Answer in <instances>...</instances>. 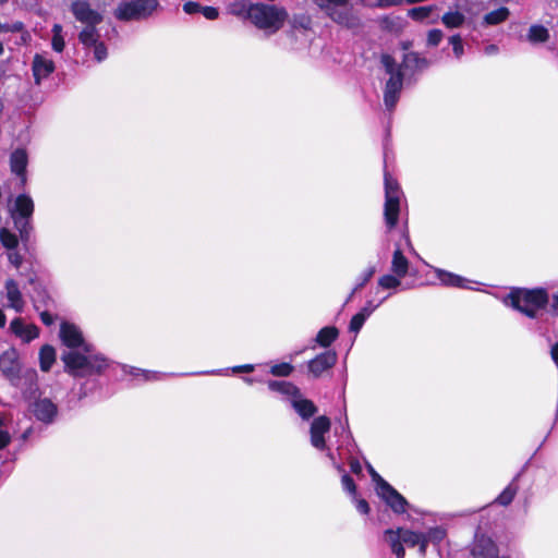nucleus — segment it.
I'll list each match as a JSON object with an SVG mask.
<instances>
[{"label":"nucleus","instance_id":"e2e57ef3","mask_svg":"<svg viewBox=\"0 0 558 558\" xmlns=\"http://www.w3.org/2000/svg\"><path fill=\"white\" fill-rule=\"evenodd\" d=\"M395 3H397V1L395 0H377V4L380 7H386Z\"/></svg>","mask_w":558,"mask_h":558},{"label":"nucleus","instance_id":"79ce46f5","mask_svg":"<svg viewBox=\"0 0 558 558\" xmlns=\"http://www.w3.org/2000/svg\"><path fill=\"white\" fill-rule=\"evenodd\" d=\"M444 37V34L440 29H430L427 34V45L432 47H436L439 45Z\"/></svg>","mask_w":558,"mask_h":558},{"label":"nucleus","instance_id":"4d7b16f0","mask_svg":"<svg viewBox=\"0 0 558 558\" xmlns=\"http://www.w3.org/2000/svg\"><path fill=\"white\" fill-rule=\"evenodd\" d=\"M10 26H11V33H19L24 29V24L20 21L10 24Z\"/></svg>","mask_w":558,"mask_h":558},{"label":"nucleus","instance_id":"f704fd0d","mask_svg":"<svg viewBox=\"0 0 558 558\" xmlns=\"http://www.w3.org/2000/svg\"><path fill=\"white\" fill-rule=\"evenodd\" d=\"M36 295L33 298V304L35 310L39 311L41 307H49V303L52 302L51 298L41 288H35Z\"/></svg>","mask_w":558,"mask_h":558},{"label":"nucleus","instance_id":"0eeeda50","mask_svg":"<svg viewBox=\"0 0 558 558\" xmlns=\"http://www.w3.org/2000/svg\"><path fill=\"white\" fill-rule=\"evenodd\" d=\"M315 3L337 24L348 28L359 25V19L350 4V0H315Z\"/></svg>","mask_w":558,"mask_h":558},{"label":"nucleus","instance_id":"37998d69","mask_svg":"<svg viewBox=\"0 0 558 558\" xmlns=\"http://www.w3.org/2000/svg\"><path fill=\"white\" fill-rule=\"evenodd\" d=\"M132 374L134 376L143 377V379L145 381H147V380H158L162 376L161 374L156 373V372H148V371H143V369H138V368H133V373Z\"/></svg>","mask_w":558,"mask_h":558},{"label":"nucleus","instance_id":"680f3d73","mask_svg":"<svg viewBox=\"0 0 558 558\" xmlns=\"http://www.w3.org/2000/svg\"><path fill=\"white\" fill-rule=\"evenodd\" d=\"M62 36V26L60 24H54L52 26V37Z\"/></svg>","mask_w":558,"mask_h":558},{"label":"nucleus","instance_id":"5fc2aeb1","mask_svg":"<svg viewBox=\"0 0 558 558\" xmlns=\"http://www.w3.org/2000/svg\"><path fill=\"white\" fill-rule=\"evenodd\" d=\"M11 441V436L8 432L0 429V449L5 448Z\"/></svg>","mask_w":558,"mask_h":558},{"label":"nucleus","instance_id":"7c9ffc66","mask_svg":"<svg viewBox=\"0 0 558 558\" xmlns=\"http://www.w3.org/2000/svg\"><path fill=\"white\" fill-rule=\"evenodd\" d=\"M446 530L440 526L432 527L424 535L425 549L428 543L439 544L446 537Z\"/></svg>","mask_w":558,"mask_h":558},{"label":"nucleus","instance_id":"49530a36","mask_svg":"<svg viewBox=\"0 0 558 558\" xmlns=\"http://www.w3.org/2000/svg\"><path fill=\"white\" fill-rule=\"evenodd\" d=\"M202 5L197 2L189 1L183 4V10L186 14L201 13Z\"/></svg>","mask_w":558,"mask_h":558},{"label":"nucleus","instance_id":"58836bf2","mask_svg":"<svg viewBox=\"0 0 558 558\" xmlns=\"http://www.w3.org/2000/svg\"><path fill=\"white\" fill-rule=\"evenodd\" d=\"M368 317L365 316L364 313H356L352 318H351V322H350V325H349V329L350 331L352 332H355L357 333L361 328L363 327L365 320L367 319Z\"/></svg>","mask_w":558,"mask_h":558},{"label":"nucleus","instance_id":"1a4fd4ad","mask_svg":"<svg viewBox=\"0 0 558 558\" xmlns=\"http://www.w3.org/2000/svg\"><path fill=\"white\" fill-rule=\"evenodd\" d=\"M159 7L157 0H129L121 2L114 11V16L120 21L146 20Z\"/></svg>","mask_w":558,"mask_h":558},{"label":"nucleus","instance_id":"393cba45","mask_svg":"<svg viewBox=\"0 0 558 558\" xmlns=\"http://www.w3.org/2000/svg\"><path fill=\"white\" fill-rule=\"evenodd\" d=\"M268 388L271 391L288 396L291 399L300 393V389L295 385L286 380H270Z\"/></svg>","mask_w":558,"mask_h":558},{"label":"nucleus","instance_id":"bb28decb","mask_svg":"<svg viewBox=\"0 0 558 558\" xmlns=\"http://www.w3.org/2000/svg\"><path fill=\"white\" fill-rule=\"evenodd\" d=\"M510 15V11L506 7H500L484 15L482 24L485 26H494L505 22Z\"/></svg>","mask_w":558,"mask_h":558},{"label":"nucleus","instance_id":"473e14b6","mask_svg":"<svg viewBox=\"0 0 558 558\" xmlns=\"http://www.w3.org/2000/svg\"><path fill=\"white\" fill-rule=\"evenodd\" d=\"M0 242L9 251L15 250L19 244L17 236L5 228L0 229Z\"/></svg>","mask_w":558,"mask_h":558},{"label":"nucleus","instance_id":"4468645a","mask_svg":"<svg viewBox=\"0 0 558 558\" xmlns=\"http://www.w3.org/2000/svg\"><path fill=\"white\" fill-rule=\"evenodd\" d=\"M0 371L11 381L20 378L21 367L15 350H8L0 355Z\"/></svg>","mask_w":558,"mask_h":558},{"label":"nucleus","instance_id":"412c9836","mask_svg":"<svg viewBox=\"0 0 558 558\" xmlns=\"http://www.w3.org/2000/svg\"><path fill=\"white\" fill-rule=\"evenodd\" d=\"M291 405L303 420L311 418L317 412V407L313 401L303 398L301 392L291 399Z\"/></svg>","mask_w":558,"mask_h":558},{"label":"nucleus","instance_id":"2eb2a0df","mask_svg":"<svg viewBox=\"0 0 558 558\" xmlns=\"http://www.w3.org/2000/svg\"><path fill=\"white\" fill-rule=\"evenodd\" d=\"M32 411L38 421L51 423L57 415V405L47 398L38 399L33 403Z\"/></svg>","mask_w":558,"mask_h":558},{"label":"nucleus","instance_id":"20e7f679","mask_svg":"<svg viewBox=\"0 0 558 558\" xmlns=\"http://www.w3.org/2000/svg\"><path fill=\"white\" fill-rule=\"evenodd\" d=\"M34 202L27 194H21L16 197L14 208L12 210V219L15 229L19 231L23 245L28 250L33 244V214Z\"/></svg>","mask_w":558,"mask_h":558},{"label":"nucleus","instance_id":"9b49d317","mask_svg":"<svg viewBox=\"0 0 558 558\" xmlns=\"http://www.w3.org/2000/svg\"><path fill=\"white\" fill-rule=\"evenodd\" d=\"M378 495L396 513L405 512L408 506L407 499L385 480L378 482Z\"/></svg>","mask_w":558,"mask_h":558},{"label":"nucleus","instance_id":"ddd939ff","mask_svg":"<svg viewBox=\"0 0 558 558\" xmlns=\"http://www.w3.org/2000/svg\"><path fill=\"white\" fill-rule=\"evenodd\" d=\"M330 420L325 416H318L314 418L311 424V444L318 450H324L326 448L325 434L330 429Z\"/></svg>","mask_w":558,"mask_h":558},{"label":"nucleus","instance_id":"338daca9","mask_svg":"<svg viewBox=\"0 0 558 558\" xmlns=\"http://www.w3.org/2000/svg\"><path fill=\"white\" fill-rule=\"evenodd\" d=\"M0 31L4 33H11V26L10 24H1L0 23Z\"/></svg>","mask_w":558,"mask_h":558},{"label":"nucleus","instance_id":"f03ea898","mask_svg":"<svg viewBox=\"0 0 558 558\" xmlns=\"http://www.w3.org/2000/svg\"><path fill=\"white\" fill-rule=\"evenodd\" d=\"M548 295L544 289H514L506 298L505 304L513 307L530 318H535L537 313L545 308Z\"/></svg>","mask_w":558,"mask_h":558},{"label":"nucleus","instance_id":"69168bd1","mask_svg":"<svg viewBox=\"0 0 558 558\" xmlns=\"http://www.w3.org/2000/svg\"><path fill=\"white\" fill-rule=\"evenodd\" d=\"M5 322H7L5 315H4L3 311L0 308V328L5 326Z\"/></svg>","mask_w":558,"mask_h":558},{"label":"nucleus","instance_id":"6e6552de","mask_svg":"<svg viewBox=\"0 0 558 558\" xmlns=\"http://www.w3.org/2000/svg\"><path fill=\"white\" fill-rule=\"evenodd\" d=\"M385 206L384 218L388 230L396 227L400 213V198L402 191L399 183L393 179L389 172L385 171Z\"/></svg>","mask_w":558,"mask_h":558},{"label":"nucleus","instance_id":"c756f323","mask_svg":"<svg viewBox=\"0 0 558 558\" xmlns=\"http://www.w3.org/2000/svg\"><path fill=\"white\" fill-rule=\"evenodd\" d=\"M338 335L339 332L336 327H324L318 331L315 341L319 345L327 348L337 339Z\"/></svg>","mask_w":558,"mask_h":558},{"label":"nucleus","instance_id":"b1692460","mask_svg":"<svg viewBox=\"0 0 558 558\" xmlns=\"http://www.w3.org/2000/svg\"><path fill=\"white\" fill-rule=\"evenodd\" d=\"M437 278L441 281L444 286L447 287H457V288H468L466 282L468 280L461 276H458L456 274L442 270V269H436L435 270Z\"/></svg>","mask_w":558,"mask_h":558},{"label":"nucleus","instance_id":"dca6fc26","mask_svg":"<svg viewBox=\"0 0 558 558\" xmlns=\"http://www.w3.org/2000/svg\"><path fill=\"white\" fill-rule=\"evenodd\" d=\"M35 83L39 85L54 71V63L51 59L43 54H35L32 63Z\"/></svg>","mask_w":558,"mask_h":558},{"label":"nucleus","instance_id":"9d476101","mask_svg":"<svg viewBox=\"0 0 558 558\" xmlns=\"http://www.w3.org/2000/svg\"><path fill=\"white\" fill-rule=\"evenodd\" d=\"M70 10L75 20L84 26L99 25L104 20L102 14L94 10L85 0L73 1Z\"/></svg>","mask_w":558,"mask_h":558},{"label":"nucleus","instance_id":"de8ad7c7","mask_svg":"<svg viewBox=\"0 0 558 558\" xmlns=\"http://www.w3.org/2000/svg\"><path fill=\"white\" fill-rule=\"evenodd\" d=\"M201 13L207 19V20H216L219 15L218 9L214 7H203L201 9Z\"/></svg>","mask_w":558,"mask_h":558},{"label":"nucleus","instance_id":"052dcab7","mask_svg":"<svg viewBox=\"0 0 558 558\" xmlns=\"http://www.w3.org/2000/svg\"><path fill=\"white\" fill-rule=\"evenodd\" d=\"M369 473L372 475L373 481L376 483V490L378 492V482L384 478L380 477L372 466H369Z\"/></svg>","mask_w":558,"mask_h":558},{"label":"nucleus","instance_id":"6ab92c4d","mask_svg":"<svg viewBox=\"0 0 558 558\" xmlns=\"http://www.w3.org/2000/svg\"><path fill=\"white\" fill-rule=\"evenodd\" d=\"M5 292L9 306L16 313H22L25 306V302L15 280L9 279L5 281Z\"/></svg>","mask_w":558,"mask_h":558},{"label":"nucleus","instance_id":"ea45409f","mask_svg":"<svg viewBox=\"0 0 558 558\" xmlns=\"http://www.w3.org/2000/svg\"><path fill=\"white\" fill-rule=\"evenodd\" d=\"M293 371V366L289 363L276 364L271 367L270 373L275 376H289Z\"/></svg>","mask_w":558,"mask_h":558},{"label":"nucleus","instance_id":"f257e3e1","mask_svg":"<svg viewBox=\"0 0 558 558\" xmlns=\"http://www.w3.org/2000/svg\"><path fill=\"white\" fill-rule=\"evenodd\" d=\"M60 338L71 349L61 355L64 371L71 376L87 377L100 374L108 367V360L101 354L93 353V347L84 341L81 330L74 324L62 323Z\"/></svg>","mask_w":558,"mask_h":558},{"label":"nucleus","instance_id":"4c0bfd02","mask_svg":"<svg viewBox=\"0 0 558 558\" xmlns=\"http://www.w3.org/2000/svg\"><path fill=\"white\" fill-rule=\"evenodd\" d=\"M449 43L452 45L453 54L457 59H461L464 53V47L462 38L459 34L452 35L449 38Z\"/></svg>","mask_w":558,"mask_h":558},{"label":"nucleus","instance_id":"7ed1b4c3","mask_svg":"<svg viewBox=\"0 0 558 558\" xmlns=\"http://www.w3.org/2000/svg\"><path fill=\"white\" fill-rule=\"evenodd\" d=\"M246 16L257 28L274 34L283 26L288 12L277 5L254 3L247 8Z\"/></svg>","mask_w":558,"mask_h":558},{"label":"nucleus","instance_id":"09e8293b","mask_svg":"<svg viewBox=\"0 0 558 558\" xmlns=\"http://www.w3.org/2000/svg\"><path fill=\"white\" fill-rule=\"evenodd\" d=\"M387 298H384L380 300L377 304H374L373 301H367L365 306L362 307L360 311L361 313H364L365 316L369 317L372 313L386 300Z\"/></svg>","mask_w":558,"mask_h":558},{"label":"nucleus","instance_id":"c85d7f7f","mask_svg":"<svg viewBox=\"0 0 558 558\" xmlns=\"http://www.w3.org/2000/svg\"><path fill=\"white\" fill-rule=\"evenodd\" d=\"M56 361V350L53 347L46 344L39 351V363L43 372L50 371Z\"/></svg>","mask_w":558,"mask_h":558},{"label":"nucleus","instance_id":"774afa93","mask_svg":"<svg viewBox=\"0 0 558 558\" xmlns=\"http://www.w3.org/2000/svg\"><path fill=\"white\" fill-rule=\"evenodd\" d=\"M411 46H412V43H411V41H402V43H401V48H402L403 50H408V49H410V47H411Z\"/></svg>","mask_w":558,"mask_h":558},{"label":"nucleus","instance_id":"8fccbe9b","mask_svg":"<svg viewBox=\"0 0 558 558\" xmlns=\"http://www.w3.org/2000/svg\"><path fill=\"white\" fill-rule=\"evenodd\" d=\"M8 258L15 268H19L22 265L23 258L15 250L9 251Z\"/></svg>","mask_w":558,"mask_h":558},{"label":"nucleus","instance_id":"aec40b11","mask_svg":"<svg viewBox=\"0 0 558 558\" xmlns=\"http://www.w3.org/2000/svg\"><path fill=\"white\" fill-rule=\"evenodd\" d=\"M429 64V60L420 56V53L412 51L403 54L402 63L401 65H397V68H401V70H409L412 73H415L417 71L427 69Z\"/></svg>","mask_w":558,"mask_h":558},{"label":"nucleus","instance_id":"3c124183","mask_svg":"<svg viewBox=\"0 0 558 558\" xmlns=\"http://www.w3.org/2000/svg\"><path fill=\"white\" fill-rule=\"evenodd\" d=\"M51 45L54 51L62 52L65 46L63 36L52 37Z\"/></svg>","mask_w":558,"mask_h":558},{"label":"nucleus","instance_id":"a18cd8bd","mask_svg":"<svg viewBox=\"0 0 558 558\" xmlns=\"http://www.w3.org/2000/svg\"><path fill=\"white\" fill-rule=\"evenodd\" d=\"M341 482H342V486L343 488L349 493V494H352L354 495L355 494V490H356V486L354 484V481L353 478L348 475V474H343L342 475V478H341Z\"/></svg>","mask_w":558,"mask_h":558},{"label":"nucleus","instance_id":"864d4df0","mask_svg":"<svg viewBox=\"0 0 558 558\" xmlns=\"http://www.w3.org/2000/svg\"><path fill=\"white\" fill-rule=\"evenodd\" d=\"M39 316H40L43 324H45L46 326H50L54 322L53 316L48 311L40 312Z\"/></svg>","mask_w":558,"mask_h":558},{"label":"nucleus","instance_id":"a19ab883","mask_svg":"<svg viewBox=\"0 0 558 558\" xmlns=\"http://www.w3.org/2000/svg\"><path fill=\"white\" fill-rule=\"evenodd\" d=\"M291 24L294 28L307 29L311 25V19L305 14L294 15L291 20Z\"/></svg>","mask_w":558,"mask_h":558},{"label":"nucleus","instance_id":"bf43d9fd","mask_svg":"<svg viewBox=\"0 0 558 558\" xmlns=\"http://www.w3.org/2000/svg\"><path fill=\"white\" fill-rule=\"evenodd\" d=\"M254 369V366L251 365V364H246V365H242V366H236L233 368L234 372H252Z\"/></svg>","mask_w":558,"mask_h":558},{"label":"nucleus","instance_id":"f8f14e48","mask_svg":"<svg viewBox=\"0 0 558 558\" xmlns=\"http://www.w3.org/2000/svg\"><path fill=\"white\" fill-rule=\"evenodd\" d=\"M338 355L335 351L328 350L312 359L308 364V372L314 378L320 377L325 372L331 369L337 363Z\"/></svg>","mask_w":558,"mask_h":558},{"label":"nucleus","instance_id":"c9c22d12","mask_svg":"<svg viewBox=\"0 0 558 558\" xmlns=\"http://www.w3.org/2000/svg\"><path fill=\"white\" fill-rule=\"evenodd\" d=\"M434 10V7L433 5H427V7H417V8H413V9H410L408 11V15L414 20V21H424L425 19H427L430 13L433 12Z\"/></svg>","mask_w":558,"mask_h":558},{"label":"nucleus","instance_id":"a878e982","mask_svg":"<svg viewBox=\"0 0 558 558\" xmlns=\"http://www.w3.org/2000/svg\"><path fill=\"white\" fill-rule=\"evenodd\" d=\"M98 25H87L78 34V40L85 48H92L93 45L99 43L100 34L97 29Z\"/></svg>","mask_w":558,"mask_h":558},{"label":"nucleus","instance_id":"423d86ee","mask_svg":"<svg viewBox=\"0 0 558 558\" xmlns=\"http://www.w3.org/2000/svg\"><path fill=\"white\" fill-rule=\"evenodd\" d=\"M380 62L386 73L390 75L384 89V102L388 110H392L399 100L402 89L403 72L401 68H397L396 60L390 54L384 53L380 58Z\"/></svg>","mask_w":558,"mask_h":558},{"label":"nucleus","instance_id":"a211bd4d","mask_svg":"<svg viewBox=\"0 0 558 558\" xmlns=\"http://www.w3.org/2000/svg\"><path fill=\"white\" fill-rule=\"evenodd\" d=\"M10 330L25 342L38 337L39 329L34 324H25L22 318H14L10 324Z\"/></svg>","mask_w":558,"mask_h":558},{"label":"nucleus","instance_id":"13d9d810","mask_svg":"<svg viewBox=\"0 0 558 558\" xmlns=\"http://www.w3.org/2000/svg\"><path fill=\"white\" fill-rule=\"evenodd\" d=\"M498 47L496 45H488L485 47L484 51L486 54L492 56L498 52Z\"/></svg>","mask_w":558,"mask_h":558},{"label":"nucleus","instance_id":"603ef678","mask_svg":"<svg viewBox=\"0 0 558 558\" xmlns=\"http://www.w3.org/2000/svg\"><path fill=\"white\" fill-rule=\"evenodd\" d=\"M355 506L357 511L363 514H367L369 512V506L365 499H356Z\"/></svg>","mask_w":558,"mask_h":558},{"label":"nucleus","instance_id":"f3484780","mask_svg":"<svg viewBox=\"0 0 558 558\" xmlns=\"http://www.w3.org/2000/svg\"><path fill=\"white\" fill-rule=\"evenodd\" d=\"M28 163V156L25 149L17 148L12 151L10 156V168L11 171L20 177L21 185L24 186L27 182L26 167Z\"/></svg>","mask_w":558,"mask_h":558},{"label":"nucleus","instance_id":"e433bc0d","mask_svg":"<svg viewBox=\"0 0 558 558\" xmlns=\"http://www.w3.org/2000/svg\"><path fill=\"white\" fill-rule=\"evenodd\" d=\"M375 272L376 267L374 265L368 266L365 270H363L357 278V283L355 284L351 295L357 290L362 289L372 279Z\"/></svg>","mask_w":558,"mask_h":558},{"label":"nucleus","instance_id":"c03bdc74","mask_svg":"<svg viewBox=\"0 0 558 558\" xmlns=\"http://www.w3.org/2000/svg\"><path fill=\"white\" fill-rule=\"evenodd\" d=\"M92 48H94V57L98 62H101L107 58V47L104 43L99 41L96 45H93Z\"/></svg>","mask_w":558,"mask_h":558},{"label":"nucleus","instance_id":"0e129e2a","mask_svg":"<svg viewBox=\"0 0 558 558\" xmlns=\"http://www.w3.org/2000/svg\"><path fill=\"white\" fill-rule=\"evenodd\" d=\"M553 310L558 315V293L554 296L553 300Z\"/></svg>","mask_w":558,"mask_h":558},{"label":"nucleus","instance_id":"6e6d98bb","mask_svg":"<svg viewBox=\"0 0 558 558\" xmlns=\"http://www.w3.org/2000/svg\"><path fill=\"white\" fill-rule=\"evenodd\" d=\"M350 468L353 473H361V471H362V466H361L360 462L355 459L351 460Z\"/></svg>","mask_w":558,"mask_h":558},{"label":"nucleus","instance_id":"4be33fe9","mask_svg":"<svg viewBox=\"0 0 558 558\" xmlns=\"http://www.w3.org/2000/svg\"><path fill=\"white\" fill-rule=\"evenodd\" d=\"M410 263L398 247L395 250L391 260V272L399 278H404L409 271Z\"/></svg>","mask_w":558,"mask_h":558},{"label":"nucleus","instance_id":"5701e85b","mask_svg":"<svg viewBox=\"0 0 558 558\" xmlns=\"http://www.w3.org/2000/svg\"><path fill=\"white\" fill-rule=\"evenodd\" d=\"M466 21L465 15L458 9H450L441 16V23L447 28H459L461 27Z\"/></svg>","mask_w":558,"mask_h":558},{"label":"nucleus","instance_id":"2f4dec72","mask_svg":"<svg viewBox=\"0 0 558 558\" xmlns=\"http://www.w3.org/2000/svg\"><path fill=\"white\" fill-rule=\"evenodd\" d=\"M517 493L518 486L512 482L498 495L495 501L501 506H508L512 502Z\"/></svg>","mask_w":558,"mask_h":558},{"label":"nucleus","instance_id":"cd10ccee","mask_svg":"<svg viewBox=\"0 0 558 558\" xmlns=\"http://www.w3.org/2000/svg\"><path fill=\"white\" fill-rule=\"evenodd\" d=\"M526 39L531 44H544L549 39V31L541 24H533L530 26Z\"/></svg>","mask_w":558,"mask_h":558},{"label":"nucleus","instance_id":"39448f33","mask_svg":"<svg viewBox=\"0 0 558 558\" xmlns=\"http://www.w3.org/2000/svg\"><path fill=\"white\" fill-rule=\"evenodd\" d=\"M384 539L397 558H403L405 555L403 544L410 547L418 546V551L422 557L426 554L423 533L401 527L397 530L389 529L385 531Z\"/></svg>","mask_w":558,"mask_h":558},{"label":"nucleus","instance_id":"72a5a7b5","mask_svg":"<svg viewBox=\"0 0 558 558\" xmlns=\"http://www.w3.org/2000/svg\"><path fill=\"white\" fill-rule=\"evenodd\" d=\"M401 279L395 274L384 275L378 279V287L383 289H397L401 286Z\"/></svg>","mask_w":558,"mask_h":558}]
</instances>
